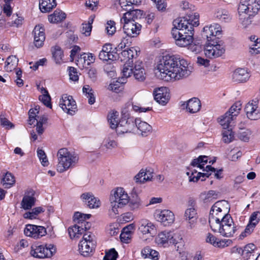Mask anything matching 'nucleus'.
<instances>
[{
    "instance_id": "c85d7f7f",
    "label": "nucleus",
    "mask_w": 260,
    "mask_h": 260,
    "mask_svg": "<svg viewBox=\"0 0 260 260\" xmlns=\"http://www.w3.org/2000/svg\"><path fill=\"white\" fill-rule=\"evenodd\" d=\"M127 12L123 14L122 18L121 19V22L123 21H136L139 18H140L142 15V11L140 10H126Z\"/></svg>"
},
{
    "instance_id": "aec40b11",
    "label": "nucleus",
    "mask_w": 260,
    "mask_h": 260,
    "mask_svg": "<svg viewBox=\"0 0 260 260\" xmlns=\"http://www.w3.org/2000/svg\"><path fill=\"white\" fill-rule=\"evenodd\" d=\"M155 100L162 106L166 105L170 100L169 93L166 87H161L154 91Z\"/></svg>"
},
{
    "instance_id": "bb28decb",
    "label": "nucleus",
    "mask_w": 260,
    "mask_h": 260,
    "mask_svg": "<svg viewBox=\"0 0 260 260\" xmlns=\"http://www.w3.org/2000/svg\"><path fill=\"white\" fill-rule=\"evenodd\" d=\"M184 218L185 220L188 221L189 228L192 229L198 218L197 210L193 206L188 208L185 210Z\"/></svg>"
},
{
    "instance_id": "412c9836",
    "label": "nucleus",
    "mask_w": 260,
    "mask_h": 260,
    "mask_svg": "<svg viewBox=\"0 0 260 260\" xmlns=\"http://www.w3.org/2000/svg\"><path fill=\"white\" fill-rule=\"evenodd\" d=\"M36 192L32 189L27 190L21 203V208L28 210L35 205L36 199L35 197Z\"/></svg>"
},
{
    "instance_id": "a878e982",
    "label": "nucleus",
    "mask_w": 260,
    "mask_h": 260,
    "mask_svg": "<svg viewBox=\"0 0 260 260\" xmlns=\"http://www.w3.org/2000/svg\"><path fill=\"white\" fill-rule=\"evenodd\" d=\"M81 198L90 208H98L100 205V200L95 198L92 193L90 192L82 193L81 196Z\"/></svg>"
},
{
    "instance_id": "8fccbe9b",
    "label": "nucleus",
    "mask_w": 260,
    "mask_h": 260,
    "mask_svg": "<svg viewBox=\"0 0 260 260\" xmlns=\"http://www.w3.org/2000/svg\"><path fill=\"white\" fill-rule=\"evenodd\" d=\"M37 155L41 161L42 165L44 167L47 166L49 164V162L44 151L41 149H38Z\"/></svg>"
},
{
    "instance_id": "2f4dec72",
    "label": "nucleus",
    "mask_w": 260,
    "mask_h": 260,
    "mask_svg": "<svg viewBox=\"0 0 260 260\" xmlns=\"http://www.w3.org/2000/svg\"><path fill=\"white\" fill-rule=\"evenodd\" d=\"M142 256L144 258H148L152 260H158L159 259V253L158 251L151 249L149 247H146L141 251Z\"/></svg>"
},
{
    "instance_id": "f03ea898",
    "label": "nucleus",
    "mask_w": 260,
    "mask_h": 260,
    "mask_svg": "<svg viewBox=\"0 0 260 260\" xmlns=\"http://www.w3.org/2000/svg\"><path fill=\"white\" fill-rule=\"evenodd\" d=\"M224 201L216 202L211 207L209 223L211 230L224 237H232L237 230V226L230 214L223 210Z\"/></svg>"
},
{
    "instance_id": "39448f33",
    "label": "nucleus",
    "mask_w": 260,
    "mask_h": 260,
    "mask_svg": "<svg viewBox=\"0 0 260 260\" xmlns=\"http://www.w3.org/2000/svg\"><path fill=\"white\" fill-rule=\"evenodd\" d=\"M110 208L109 214L114 217L119 214V209L123 207L129 201L127 192L123 188L118 187L113 190V193L110 199Z\"/></svg>"
},
{
    "instance_id": "7c9ffc66",
    "label": "nucleus",
    "mask_w": 260,
    "mask_h": 260,
    "mask_svg": "<svg viewBox=\"0 0 260 260\" xmlns=\"http://www.w3.org/2000/svg\"><path fill=\"white\" fill-rule=\"evenodd\" d=\"M56 6L55 0H40L39 8L43 13L50 12Z\"/></svg>"
},
{
    "instance_id": "bf43d9fd",
    "label": "nucleus",
    "mask_w": 260,
    "mask_h": 260,
    "mask_svg": "<svg viewBox=\"0 0 260 260\" xmlns=\"http://www.w3.org/2000/svg\"><path fill=\"white\" fill-rule=\"evenodd\" d=\"M34 37H40L41 36L45 37V29L42 25H36L33 30Z\"/></svg>"
},
{
    "instance_id": "0eeeda50",
    "label": "nucleus",
    "mask_w": 260,
    "mask_h": 260,
    "mask_svg": "<svg viewBox=\"0 0 260 260\" xmlns=\"http://www.w3.org/2000/svg\"><path fill=\"white\" fill-rule=\"evenodd\" d=\"M209 43L205 46L204 54L207 57L212 58L221 56L225 52V46L221 40L208 39Z\"/></svg>"
},
{
    "instance_id": "864d4df0",
    "label": "nucleus",
    "mask_w": 260,
    "mask_h": 260,
    "mask_svg": "<svg viewBox=\"0 0 260 260\" xmlns=\"http://www.w3.org/2000/svg\"><path fill=\"white\" fill-rule=\"evenodd\" d=\"M204 171L206 172V173H209V172H214V177L218 179L222 178V169L216 170V169L214 168L211 167L210 165H208L206 166V169L204 170Z\"/></svg>"
},
{
    "instance_id": "7ed1b4c3",
    "label": "nucleus",
    "mask_w": 260,
    "mask_h": 260,
    "mask_svg": "<svg viewBox=\"0 0 260 260\" xmlns=\"http://www.w3.org/2000/svg\"><path fill=\"white\" fill-rule=\"evenodd\" d=\"M187 24L188 22L183 18H177L173 22L172 35L176 44L181 47H186L193 42L194 29L192 25Z\"/></svg>"
},
{
    "instance_id": "5701e85b",
    "label": "nucleus",
    "mask_w": 260,
    "mask_h": 260,
    "mask_svg": "<svg viewBox=\"0 0 260 260\" xmlns=\"http://www.w3.org/2000/svg\"><path fill=\"white\" fill-rule=\"evenodd\" d=\"M135 127H136L140 134L146 137L152 132V126L145 121H142L140 118H134Z\"/></svg>"
},
{
    "instance_id": "052dcab7",
    "label": "nucleus",
    "mask_w": 260,
    "mask_h": 260,
    "mask_svg": "<svg viewBox=\"0 0 260 260\" xmlns=\"http://www.w3.org/2000/svg\"><path fill=\"white\" fill-rule=\"evenodd\" d=\"M260 220V212L255 211L253 212L250 215L249 219V223L252 224L254 225H256V224L259 222Z\"/></svg>"
},
{
    "instance_id": "338daca9",
    "label": "nucleus",
    "mask_w": 260,
    "mask_h": 260,
    "mask_svg": "<svg viewBox=\"0 0 260 260\" xmlns=\"http://www.w3.org/2000/svg\"><path fill=\"white\" fill-rule=\"evenodd\" d=\"M68 71L69 72L70 79L74 81L78 80L79 77L77 75L76 69L75 68L72 67H69Z\"/></svg>"
},
{
    "instance_id": "f704fd0d",
    "label": "nucleus",
    "mask_w": 260,
    "mask_h": 260,
    "mask_svg": "<svg viewBox=\"0 0 260 260\" xmlns=\"http://www.w3.org/2000/svg\"><path fill=\"white\" fill-rule=\"evenodd\" d=\"M215 17L220 21L228 22L231 19L229 12L223 9H219L216 10L215 13Z\"/></svg>"
},
{
    "instance_id": "423d86ee",
    "label": "nucleus",
    "mask_w": 260,
    "mask_h": 260,
    "mask_svg": "<svg viewBox=\"0 0 260 260\" xmlns=\"http://www.w3.org/2000/svg\"><path fill=\"white\" fill-rule=\"evenodd\" d=\"M259 9L260 0H242L238 7L240 20L242 22H248Z\"/></svg>"
},
{
    "instance_id": "ea45409f",
    "label": "nucleus",
    "mask_w": 260,
    "mask_h": 260,
    "mask_svg": "<svg viewBox=\"0 0 260 260\" xmlns=\"http://www.w3.org/2000/svg\"><path fill=\"white\" fill-rule=\"evenodd\" d=\"M207 161L208 159L207 156L201 155L198 158L194 159L191 164L192 166L199 168L204 171V170L206 169V167H204V165L206 164Z\"/></svg>"
},
{
    "instance_id": "9b49d317",
    "label": "nucleus",
    "mask_w": 260,
    "mask_h": 260,
    "mask_svg": "<svg viewBox=\"0 0 260 260\" xmlns=\"http://www.w3.org/2000/svg\"><path fill=\"white\" fill-rule=\"evenodd\" d=\"M135 129L134 118L126 116L123 117L118 122L116 131L118 134L131 133Z\"/></svg>"
},
{
    "instance_id": "680f3d73",
    "label": "nucleus",
    "mask_w": 260,
    "mask_h": 260,
    "mask_svg": "<svg viewBox=\"0 0 260 260\" xmlns=\"http://www.w3.org/2000/svg\"><path fill=\"white\" fill-rule=\"evenodd\" d=\"M251 134V132L249 129H246L244 131L240 132L238 134L239 138L244 142H247L249 140V137Z\"/></svg>"
},
{
    "instance_id": "393cba45",
    "label": "nucleus",
    "mask_w": 260,
    "mask_h": 260,
    "mask_svg": "<svg viewBox=\"0 0 260 260\" xmlns=\"http://www.w3.org/2000/svg\"><path fill=\"white\" fill-rule=\"evenodd\" d=\"M249 73L245 69L239 68L236 69L233 74L234 81L238 83L245 82L250 78Z\"/></svg>"
},
{
    "instance_id": "cd10ccee",
    "label": "nucleus",
    "mask_w": 260,
    "mask_h": 260,
    "mask_svg": "<svg viewBox=\"0 0 260 260\" xmlns=\"http://www.w3.org/2000/svg\"><path fill=\"white\" fill-rule=\"evenodd\" d=\"M153 177V171L151 169H141L139 173L135 176L136 182L144 183L151 180Z\"/></svg>"
},
{
    "instance_id": "3c124183",
    "label": "nucleus",
    "mask_w": 260,
    "mask_h": 260,
    "mask_svg": "<svg viewBox=\"0 0 260 260\" xmlns=\"http://www.w3.org/2000/svg\"><path fill=\"white\" fill-rule=\"evenodd\" d=\"M241 110V104L239 103H236L233 105L230 110L226 112L229 113V115H231V116L233 117L234 118L238 116L239 113V112Z\"/></svg>"
},
{
    "instance_id": "9d476101",
    "label": "nucleus",
    "mask_w": 260,
    "mask_h": 260,
    "mask_svg": "<svg viewBox=\"0 0 260 260\" xmlns=\"http://www.w3.org/2000/svg\"><path fill=\"white\" fill-rule=\"evenodd\" d=\"M56 252L55 246L51 244L36 245L31 247V255L38 258L51 257Z\"/></svg>"
},
{
    "instance_id": "f257e3e1",
    "label": "nucleus",
    "mask_w": 260,
    "mask_h": 260,
    "mask_svg": "<svg viewBox=\"0 0 260 260\" xmlns=\"http://www.w3.org/2000/svg\"><path fill=\"white\" fill-rule=\"evenodd\" d=\"M190 73L187 61L175 55L163 56L155 70L156 77L165 81L179 80Z\"/></svg>"
},
{
    "instance_id": "6e6d98bb",
    "label": "nucleus",
    "mask_w": 260,
    "mask_h": 260,
    "mask_svg": "<svg viewBox=\"0 0 260 260\" xmlns=\"http://www.w3.org/2000/svg\"><path fill=\"white\" fill-rule=\"evenodd\" d=\"M249 52L251 54H257L260 53V40L250 45Z\"/></svg>"
},
{
    "instance_id": "4d7b16f0",
    "label": "nucleus",
    "mask_w": 260,
    "mask_h": 260,
    "mask_svg": "<svg viewBox=\"0 0 260 260\" xmlns=\"http://www.w3.org/2000/svg\"><path fill=\"white\" fill-rule=\"evenodd\" d=\"M115 23L114 21H108L106 24V30L108 35H113L116 31Z\"/></svg>"
},
{
    "instance_id": "2eb2a0df",
    "label": "nucleus",
    "mask_w": 260,
    "mask_h": 260,
    "mask_svg": "<svg viewBox=\"0 0 260 260\" xmlns=\"http://www.w3.org/2000/svg\"><path fill=\"white\" fill-rule=\"evenodd\" d=\"M221 34V28L217 23H214L210 26H206L203 28V36L208 39H214L215 41L220 40L219 37Z\"/></svg>"
},
{
    "instance_id": "b1692460",
    "label": "nucleus",
    "mask_w": 260,
    "mask_h": 260,
    "mask_svg": "<svg viewBox=\"0 0 260 260\" xmlns=\"http://www.w3.org/2000/svg\"><path fill=\"white\" fill-rule=\"evenodd\" d=\"M95 60V56L92 53H84L76 60V64L80 68H86Z\"/></svg>"
},
{
    "instance_id": "e433bc0d",
    "label": "nucleus",
    "mask_w": 260,
    "mask_h": 260,
    "mask_svg": "<svg viewBox=\"0 0 260 260\" xmlns=\"http://www.w3.org/2000/svg\"><path fill=\"white\" fill-rule=\"evenodd\" d=\"M234 119L229 113L226 112L218 118V122L224 129H226L230 127L231 123Z\"/></svg>"
},
{
    "instance_id": "473e14b6",
    "label": "nucleus",
    "mask_w": 260,
    "mask_h": 260,
    "mask_svg": "<svg viewBox=\"0 0 260 260\" xmlns=\"http://www.w3.org/2000/svg\"><path fill=\"white\" fill-rule=\"evenodd\" d=\"M66 14L60 10H55L52 14L48 16V20L51 23H58L66 18Z\"/></svg>"
},
{
    "instance_id": "f8f14e48",
    "label": "nucleus",
    "mask_w": 260,
    "mask_h": 260,
    "mask_svg": "<svg viewBox=\"0 0 260 260\" xmlns=\"http://www.w3.org/2000/svg\"><path fill=\"white\" fill-rule=\"evenodd\" d=\"M123 29L125 34L129 37H136L140 33L142 25L137 21H123Z\"/></svg>"
},
{
    "instance_id": "a211bd4d",
    "label": "nucleus",
    "mask_w": 260,
    "mask_h": 260,
    "mask_svg": "<svg viewBox=\"0 0 260 260\" xmlns=\"http://www.w3.org/2000/svg\"><path fill=\"white\" fill-rule=\"evenodd\" d=\"M155 219L165 226H169L175 220L174 213L169 210H163L155 213Z\"/></svg>"
},
{
    "instance_id": "6ab92c4d",
    "label": "nucleus",
    "mask_w": 260,
    "mask_h": 260,
    "mask_svg": "<svg viewBox=\"0 0 260 260\" xmlns=\"http://www.w3.org/2000/svg\"><path fill=\"white\" fill-rule=\"evenodd\" d=\"M138 56V50L134 47L126 48L122 51L117 53L118 57L121 61L132 63L133 62V58Z\"/></svg>"
},
{
    "instance_id": "49530a36",
    "label": "nucleus",
    "mask_w": 260,
    "mask_h": 260,
    "mask_svg": "<svg viewBox=\"0 0 260 260\" xmlns=\"http://www.w3.org/2000/svg\"><path fill=\"white\" fill-rule=\"evenodd\" d=\"M99 58L103 61H107L108 60H115L117 58V53L114 54L107 53L101 50L99 54Z\"/></svg>"
},
{
    "instance_id": "5fc2aeb1",
    "label": "nucleus",
    "mask_w": 260,
    "mask_h": 260,
    "mask_svg": "<svg viewBox=\"0 0 260 260\" xmlns=\"http://www.w3.org/2000/svg\"><path fill=\"white\" fill-rule=\"evenodd\" d=\"M255 249V246L253 244H248L244 247L243 250V254L246 255V256L248 257V258L250 259Z\"/></svg>"
},
{
    "instance_id": "c756f323",
    "label": "nucleus",
    "mask_w": 260,
    "mask_h": 260,
    "mask_svg": "<svg viewBox=\"0 0 260 260\" xmlns=\"http://www.w3.org/2000/svg\"><path fill=\"white\" fill-rule=\"evenodd\" d=\"M133 74L136 79L139 81H143L145 79L146 74L142 61H137L135 62Z\"/></svg>"
},
{
    "instance_id": "dca6fc26",
    "label": "nucleus",
    "mask_w": 260,
    "mask_h": 260,
    "mask_svg": "<svg viewBox=\"0 0 260 260\" xmlns=\"http://www.w3.org/2000/svg\"><path fill=\"white\" fill-rule=\"evenodd\" d=\"M24 234L34 238H40L46 234V229L42 226L27 224L24 230Z\"/></svg>"
},
{
    "instance_id": "13d9d810",
    "label": "nucleus",
    "mask_w": 260,
    "mask_h": 260,
    "mask_svg": "<svg viewBox=\"0 0 260 260\" xmlns=\"http://www.w3.org/2000/svg\"><path fill=\"white\" fill-rule=\"evenodd\" d=\"M186 174L188 176H189L190 182H197L199 180V179L201 177L206 176L207 177H208L211 175V174H209V173H201V172L198 173V175L196 176H193V173H191V176H189V175H190L189 172H187Z\"/></svg>"
},
{
    "instance_id": "58836bf2",
    "label": "nucleus",
    "mask_w": 260,
    "mask_h": 260,
    "mask_svg": "<svg viewBox=\"0 0 260 260\" xmlns=\"http://www.w3.org/2000/svg\"><path fill=\"white\" fill-rule=\"evenodd\" d=\"M18 59L16 56L12 55L9 56L6 61L5 66V70L7 72L11 71L17 66Z\"/></svg>"
},
{
    "instance_id": "20e7f679",
    "label": "nucleus",
    "mask_w": 260,
    "mask_h": 260,
    "mask_svg": "<svg viewBox=\"0 0 260 260\" xmlns=\"http://www.w3.org/2000/svg\"><path fill=\"white\" fill-rule=\"evenodd\" d=\"M57 156L58 163L56 165V170L59 173H63L74 168L79 160L78 154L69 151L66 148L59 149Z\"/></svg>"
},
{
    "instance_id": "603ef678",
    "label": "nucleus",
    "mask_w": 260,
    "mask_h": 260,
    "mask_svg": "<svg viewBox=\"0 0 260 260\" xmlns=\"http://www.w3.org/2000/svg\"><path fill=\"white\" fill-rule=\"evenodd\" d=\"M118 253L114 248H111L106 252L104 257V260H116L118 257Z\"/></svg>"
},
{
    "instance_id": "1a4fd4ad",
    "label": "nucleus",
    "mask_w": 260,
    "mask_h": 260,
    "mask_svg": "<svg viewBox=\"0 0 260 260\" xmlns=\"http://www.w3.org/2000/svg\"><path fill=\"white\" fill-rule=\"evenodd\" d=\"M179 240V236L173 232L165 231L159 233L155 239L156 244L160 247H167L170 245H176Z\"/></svg>"
},
{
    "instance_id": "774afa93",
    "label": "nucleus",
    "mask_w": 260,
    "mask_h": 260,
    "mask_svg": "<svg viewBox=\"0 0 260 260\" xmlns=\"http://www.w3.org/2000/svg\"><path fill=\"white\" fill-rule=\"evenodd\" d=\"M197 63L199 66H203L204 67H208L210 65V60L205 59L200 56H198L197 58Z\"/></svg>"
},
{
    "instance_id": "72a5a7b5",
    "label": "nucleus",
    "mask_w": 260,
    "mask_h": 260,
    "mask_svg": "<svg viewBox=\"0 0 260 260\" xmlns=\"http://www.w3.org/2000/svg\"><path fill=\"white\" fill-rule=\"evenodd\" d=\"M107 119L110 127L112 129H116L118 122L120 120L119 119V113L114 111L110 112L108 115Z\"/></svg>"
},
{
    "instance_id": "79ce46f5",
    "label": "nucleus",
    "mask_w": 260,
    "mask_h": 260,
    "mask_svg": "<svg viewBox=\"0 0 260 260\" xmlns=\"http://www.w3.org/2000/svg\"><path fill=\"white\" fill-rule=\"evenodd\" d=\"M82 229H80L79 225L75 224L68 229V232L71 239L75 238H79L82 235Z\"/></svg>"
},
{
    "instance_id": "37998d69",
    "label": "nucleus",
    "mask_w": 260,
    "mask_h": 260,
    "mask_svg": "<svg viewBox=\"0 0 260 260\" xmlns=\"http://www.w3.org/2000/svg\"><path fill=\"white\" fill-rule=\"evenodd\" d=\"M15 182V180L14 176L10 173L7 172L3 179V185L6 188H10Z\"/></svg>"
},
{
    "instance_id": "4be33fe9",
    "label": "nucleus",
    "mask_w": 260,
    "mask_h": 260,
    "mask_svg": "<svg viewBox=\"0 0 260 260\" xmlns=\"http://www.w3.org/2000/svg\"><path fill=\"white\" fill-rule=\"evenodd\" d=\"M181 106L183 109H186L190 113H195L200 110L201 103L198 98H193L186 102H183Z\"/></svg>"
},
{
    "instance_id": "de8ad7c7",
    "label": "nucleus",
    "mask_w": 260,
    "mask_h": 260,
    "mask_svg": "<svg viewBox=\"0 0 260 260\" xmlns=\"http://www.w3.org/2000/svg\"><path fill=\"white\" fill-rule=\"evenodd\" d=\"M142 206V202L140 198L136 195V197L133 196L130 200L129 206L133 210L139 209Z\"/></svg>"
},
{
    "instance_id": "ddd939ff",
    "label": "nucleus",
    "mask_w": 260,
    "mask_h": 260,
    "mask_svg": "<svg viewBox=\"0 0 260 260\" xmlns=\"http://www.w3.org/2000/svg\"><path fill=\"white\" fill-rule=\"evenodd\" d=\"M59 105L62 109L67 113L72 115L75 112L77 106L75 101L71 95L63 94L60 100Z\"/></svg>"
},
{
    "instance_id": "e2e57ef3",
    "label": "nucleus",
    "mask_w": 260,
    "mask_h": 260,
    "mask_svg": "<svg viewBox=\"0 0 260 260\" xmlns=\"http://www.w3.org/2000/svg\"><path fill=\"white\" fill-rule=\"evenodd\" d=\"M92 21L91 22H88L87 23L82 24V32L86 36H89L90 35V32L92 29Z\"/></svg>"
},
{
    "instance_id": "a18cd8bd",
    "label": "nucleus",
    "mask_w": 260,
    "mask_h": 260,
    "mask_svg": "<svg viewBox=\"0 0 260 260\" xmlns=\"http://www.w3.org/2000/svg\"><path fill=\"white\" fill-rule=\"evenodd\" d=\"M234 139V134L231 129H225L222 132V140L225 143H230Z\"/></svg>"
},
{
    "instance_id": "09e8293b",
    "label": "nucleus",
    "mask_w": 260,
    "mask_h": 260,
    "mask_svg": "<svg viewBox=\"0 0 260 260\" xmlns=\"http://www.w3.org/2000/svg\"><path fill=\"white\" fill-rule=\"evenodd\" d=\"M131 64V63H128V62H125L123 65L122 73V75L125 78L130 77L134 72V68L130 65Z\"/></svg>"
},
{
    "instance_id": "6e6552de",
    "label": "nucleus",
    "mask_w": 260,
    "mask_h": 260,
    "mask_svg": "<svg viewBox=\"0 0 260 260\" xmlns=\"http://www.w3.org/2000/svg\"><path fill=\"white\" fill-rule=\"evenodd\" d=\"M95 236L92 233L84 234L82 240L79 243V251L84 256H89L92 254L96 246Z\"/></svg>"
},
{
    "instance_id": "a19ab883",
    "label": "nucleus",
    "mask_w": 260,
    "mask_h": 260,
    "mask_svg": "<svg viewBox=\"0 0 260 260\" xmlns=\"http://www.w3.org/2000/svg\"><path fill=\"white\" fill-rule=\"evenodd\" d=\"M180 18H183L188 22L187 25H192V29H194V26H197L199 24V15L198 13H194L192 14H188L187 17H180Z\"/></svg>"
},
{
    "instance_id": "69168bd1",
    "label": "nucleus",
    "mask_w": 260,
    "mask_h": 260,
    "mask_svg": "<svg viewBox=\"0 0 260 260\" xmlns=\"http://www.w3.org/2000/svg\"><path fill=\"white\" fill-rule=\"evenodd\" d=\"M0 120L1 125L3 127H6L7 128H10L14 127V125L7 119L4 115H1Z\"/></svg>"
},
{
    "instance_id": "4468645a",
    "label": "nucleus",
    "mask_w": 260,
    "mask_h": 260,
    "mask_svg": "<svg viewBox=\"0 0 260 260\" xmlns=\"http://www.w3.org/2000/svg\"><path fill=\"white\" fill-rule=\"evenodd\" d=\"M257 100L255 99L248 102L245 106V111L247 117L253 120H256L260 117V110L258 109Z\"/></svg>"
},
{
    "instance_id": "c9c22d12",
    "label": "nucleus",
    "mask_w": 260,
    "mask_h": 260,
    "mask_svg": "<svg viewBox=\"0 0 260 260\" xmlns=\"http://www.w3.org/2000/svg\"><path fill=\"white\" fill-rule=\"evenodd\" d=\"M53 58L56 63H60L63 57V51L58 46H55L51 49Z\"/></svg>"
},
{
    "instance_id": "f3484780",
    "label": "nucleus",
    "mask_w": 260,
    "mask_h": 260,
    "mask_svg": "<svg viewBox=\"0 0 260 260\" xmlns=\"http://www.w3.org/2000/svg\"><path fill=\"white\" fill-rule=\"evenodd\" d=\"M138 232L143 235H148L152 237L155 234L156 229L153 223L147 219H143L139 222Z\"/></svg>"
},
{
    "instance_id": "0e129e2a",
    "label": "nucleus",
    "mask_w": 260,
    "mask_h": 260,
    "mask_svg": "<svg viewBox=\"0 0 260 260\" xmlns=\"http://www.w3.org/2000/svg\"><path fill=\"white\" fill-rule=\"evenodd\" d=\"M119 5L121 8L124 10H130L133 8V5L129 2V0H119Z\"/></svg>"
},
{
    "instance_id": "4c0bfd02",
    "label": "nucleus",
    "mask_w": 260,
    "mask_h": 260,
    "mask_svg": "<svg viewBox=\"0 0 260 260\" xmlns=\"http://www.w3.org/2000/svg\"><path fill=\"white\" fill-rule=\"evenodd\" d=\"M82 91L83 94L88 99V102L90 105L94 103L95 99L94 96V92L89 85H85L83 87Z\"/></svg>"
},
{
    "instance_id": "c03bdc74",
    "label": "nucleus",
    "mask_w": 260,
    "mask_h": 260,
    "mask_svg": "<svg viewBox=\"0 0 260 260\" xmlns=\"http://www.w3.org/2000/svg\"><path fill=\"white\" fill-rule=\"evenodd\" d=\"M39 100L41 101L46 107L50 108H52L51 98L47 90H44V92H42V95L39 96Z\"/></svg>"
}]
</instances>
